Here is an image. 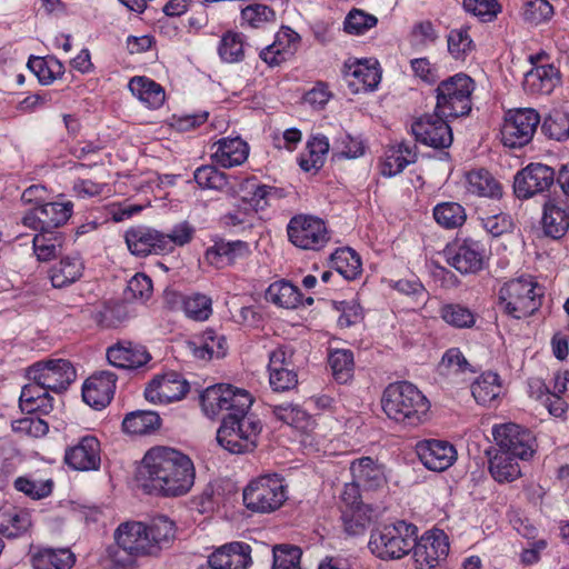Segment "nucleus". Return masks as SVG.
Here are the masks:
<instances>
[{
    "label": "nucleus",
    "mask_w": 569,
    "mask_h": 569,
    "mask_svg": "<svg viewBox=\"0 0 569 569\" xmlns=\"http://www.w3.org/2000/svg\"><path fill=\"white\" fill-rule=\"evenodd\" d=\"M307 150L309 153V158L302 156L300 158V167L305 171H310L311 169H319L323 164L325 156L329 151V141L325 136L313 137L307 144Z\"/></svg>",
    "instance_id": "obj_53"
},
{
    "label": "nucleus",
    "mask_w": 569,
    "mask_h": 569,
    "mask_svg": "<svg viewBox=\"0 0 569 569\" xmlns=\"http://www.w3.org/2000/svg\"><path fill=\"white\" fill-rule=\"evenodd\" d=\"M540 122L539 113L531 108L509 111L501 128V141L509 148L528 144Z\"/></svg>",
    "instance_id": "obj_11"
},
{
    "label": "nucleus",
    "mask_w": 569,
    "mask_h": 569,
    "mask_svg": "<svg viewBox=\"0 0 569 569\" xmlns=\"http://www.w3.org/2000/svg\"><path fill=\"white\" fill-rule=\"evenodd\" d=\"M160 417L153 411H136L128 413L122 421V429L131 435H146L160 427Z\"/></svg>",
    "instance_id": "obj_42"
},
{
    "label": "nucleus",
    "mask_w": 569,
    "mask_h": 569,
    "mask_svg": "<svg viewBox=\"0 0 569 569\" xmlns=\"http://www.w3.org/2000/svg\"><path fill=\"white\" fill-rule=\"evenodd\" d=\"M335 308L340 312L338 325L341 328H348L360 322L363 318L360 305L355 301H335Z\"/></svg>",
    "instance_id": "obj_60"
},
{
    "label": "nucleus",
    "mask_w": 569,
    "mask_h": 569,
    "mask_svg": "<svg viewBox=\"0 0 569 569\" xmlns=\"http://www.w3.org/2000/svg\"><path fill=\"white\" fill-rule=\"evenodd\" d=\"M467 189L478 197L495 199L502 196L501 184L486 169L472 170L467 174Z\"/></svg>",
    "instance_id": "obj_34"
},
{
    "label": "nucleus",
    "mask_w": 569,
    "mask_h": 569,
    "mask_svg": "<svg viewBox=\"0 0 569 569\" xmlns=\"http://www.w3.org/2000/svg\"><path fill=\"white\" fill-rule=\"evenodd\" d=\"M74 561L69 549H42L32 557L33 569H71Z\"/></svg>",
    "instance_id": "obj_36"
},
{
    "label": "nucleus",
    "mask_w": 569,
    "mask_h": 569,
    "mask_svg": "<svg viewBox=\"0 0 569 569\" xmlns=\"http://www.w3.org/2000/svg\"><path fill=\"white\" fill-rule=\"evenodd\" d=\"M30 523V517L24 511L14 508L0 510V531L8 537H19Z\"/></svg>",
    "instance_id": "obj_48"
},
{
    "label": "nucleus",
    "mask_w": 569,
    "mask_h": 569,
    "mask_svg": "<svg viewBox=\"0 0 569 569\" xmlns=\"http://www.w3.org/2000/svg\"><path fill=\"white\" fill-rule=\"evenodd\" d=\"M299 36L290 29L279 33L277 40L260 52V58L270 67L284 62L297 48Z\"/></svg>",
    "instance_id": "obj_32"
},
{
    "label": "nucleus",
    "mask_w": 569,
    "mask_h": 569,
    "mask_svg": "<svg viewBox=\"0 0 569 569\" xmlns=\"http://www.w3.org/2000/svg\"><path fill=\"white\" fill-rule=\"evenodd\" d=\"M276 12L272 8L262 3H251L241 10V26L253 29L262 28L274 21Z\"/></svg>",
    "instance_id": "obj_52"
},
{
    "label": "nucleus",
    "mask_w": 569,
    "mask_h": 569,
    "mask_svg": "<svg viewBox=\"0 0 569 569\" xmlns=\"http://www.w3.org/2000/svg\"><path fill=\"white\" fill-rule=\"evenodd\" d=\"M250 563L251 547L239 541L226 543L208 557L209 569H246Z\"/></svg>",
    "instance_id": "obj_22"
},
{
    "label": "nucleus",
    "mask_w": 569,
    "mask_h": 569,
    "mask_svg": "<svg viewBox=\"0 0 569 569\" xmlns=\"http://www.w3.org/2000/svg\"><path fill=\"white\" fill-rule=\"evenodd\" d=\"M492 436L498 446L497 452L509 453L519 457L520 460H528L536 451V439L531 431L517 423L496 425L492 428Z\"/></svg>",
    "instance_id": "obj_12"
},
{
    "label": "nucleus",
    "mask_w": 569,
    "mask_h": 569,
    "mask_svg": "<svg viewBox=\"0 0 569 569\" xmlns=\"http://www.w3.org/2000/svg\"><path fill=\"white\" fill-rule=\"evenodd\" d=\"M520 458L513 455L496 452L489 460V471L498 482H511L520 477Z\"/></svg>",
    "instance_id": "obj_37"
},
{
    "label": "nucleus",
    "mask_w": 569,
    "mask_h": 569,
    "mask_svg": "<svg viewBox=\"0 0 569 569\" xmlns=\"http://www.w3.org/2000/svg\"><path fill=\"white\" fill-rule=\"evenodd\" d=\"M118 549L110 553L114 569H131L138 557L152 556L147 523L129 521L114 532Z\"/></svg>",
    "instance_id": "obj_4"
},
{
    "label": "nucleus",
    "mask_w": 569,
    "mask_h": 569,
    "mask_svg": "<svg viewBox=\"0 0 569 569\" xmlns=\"http://www.w3.org/2000/svg\"><path fill=\"white\" fill-rule=\"evenodd\" d=\"M417 453L423 466L433 471L448 469L457 458V451L452 445L437 439L419 442Z\"/></svg>",
    "instance_id": "obj_21"
},
{
    "label": "nucleus",
    "mask_w": 569,
    "mask_h": 569,
    "mask_svg": "<svg viewBox=\"0 0 569 569\" xmlns=\"http://www.w3.org/2000/svg\"><path fill=\"white\" fill-rule=\"evenodd\" d=\"M14 488L31 499L39 500L51 495L53 481L51 479L34 480L29 477H19L14 480Z\"/></svg>",
    "instance_id": "obj_57"
},
{
    "label": "nucleus",
    "mask_w": 569,
    "mask_h": 569,
    "mask_svg": "<svg viewBox=\"0 0 569 569\" xmlns=\"http://www.w3.org/2000/svg\"><path fill=\"white\" fill-rule=\"evenodd\" d=\"M543 289L532 277H519L502 284L499 306L505 313L523 319L533 315L542 305Z\"/></svg>",
    "instance_id": "obj_3"
},
{
    "label": "nucleus",
    "mask_w": 569,
    "mask_h": 569,
    "mask_svg": "<svg viewBox=\"0 0 569 569\" xmlns=\"http://www.w3.org/2000/svg\"><path fill=\"white\" fill-rule=\"evenodd\" d=\"M218 52L226 62H238L243 59V41L239 33L228 31L220 40Z\"/></svg>",
    "instance_id": "obj_56"
},
{
    "label": "nucleus",
    "mask_w": 569,
    "mask_h": 569,
    "mask_svg": "<svg viewBox=\"0 0 569 569\" xmlns=\"http://www.w3.org/2000/svg\"><path fill=\"white\" fill-rule=\"evenodd\" d=\"M287 233L290 242L303 250H320L330 239L325 221L308 214L292 217Z\"/></svg>",
    "instance_id": "obj_10"
},
{
    "label": "nucleus",
    "mask_w": 569,
    "mask_h": 569,
    "mask_svg": "<svg viewBox=\"0 0 569 569\" xmlns=\"http://www.w3.org/2000/svg\"><path fill=\"white\" fill-rule=\"evenodd\" d=\"M328 363L332 376L339 383L348 382L353 375V353L348 349H336L329 353Z\"/></svg>",
    "instance_id": "obj_46"
},
{
    "label": "nucleus",
    "mask_w": 569,
    "mask_h": 569,
    "mask_svg": "<svg viewBox=\"0 0 569 569\" xmlns=\"http://www.w3.org/2000/svg\"><path fill=\"white\" fill-rule=\"evenodd\" d=\"M236 422H226L222 420V423L217 432V441L219 445L228 450L231 453H244L251 452L257 447L256 442H244V438H242L234 429ZM248 440V438L246 439Z\"/></svg>",
    "instance_id": "obj_41"
},
{
    "label": "nucleus",
    "mask_w": 569,
    "mask_h": 569,
    "mask_svg": "<svg viewBox=\"0 0 569 569\" xmlns=\"http://www.w3.org/2000/svg\"><path fill=\"white\" fill-rule=\"evenodd\" d=\"M542 228L548 237L560 239L569 229V211L565 202L549 200L543 206Z\"/></svg>",
    "instance_id": "obj_27"
},
{
    "label": "nucleus",
    "mask_w": 569,
    "mask_h": 569,
    "mask_svg": "<svg viewBox=\"0 0 569 569\" xmlns=\"http://www.w3.org/2000/svg\"><path fill=\"white\" fill-rule=\"evenodd\" d=\"M189 391V383L174 371L157 376L146 388V398L152 402L169 403L182 399Z\"/></svg>",
    "instance_id": "obj_18"
},
{
    "label": "nucleus",
    "mask_w": 569,
    "mask_h": 569,
    "mask_svg": "<svg viewBox=\"0 0 569 569\" xmlns=\"http://www.w3.org/2000/svg\"><path fill=\"white\" fill-rule=\"evenodd\" d=\"M558 82L559 71L552 64H542L526 73L523 88L532 94H550Z\"/></svg>",
    "instance_id": "obj_30"
},
{
    "label": "nucleus",
    "mask_w": 569,
    "mask_h": 569,
    "mask_svg": "<svg viewBox=\"0 0 569 569\" xmlns=\"http://www.w3.org/2000/svg\"><path fill=\"white\" fill-rule=\"evenodd\" d=\"M373 510L369 505L360 503L358 507L342 509L345 531L350 536L362 535L371 523Z\"/></svg>",
    "instance_id": "obj_39"
},
{
    "label": "nucleus",
    "mask_w": 569,
    "mask_h": 569,
    "mask_svg": "<svg viewBox=\"0 0 569 569\" xmlns=\"http://www.w3.org/2000/svg\"><path fill=\"white\" fill-rule=\"evenodd\" d=\"M126 243L132 254L148 256V254H164L168 253L169 241L161 233L154 229L146 227L131 228L126 231Z\"/></svg>",
    "instance_id": "obj_19"
},
{
    "label": "nucleus",
    "mask_w": 569,
    "mask_h": 569,
    "mask_svg": "<svg viewBox=\"0 0 569 569\" xmlns=\"http://www.w3.org/2000/svg\"><path fill=\"white\" fill-rule=\"evenodd\" d=\"M148 527V538L151 546L152 556L157 555L174 537V525L166 517L153 519Z\"/></svg>",
    "instance_id": "obj_43"
},
{
    "label": "nucleus",
    "mask_w": 569,
    "mask_h": 569,
    "mask_svg": "<svg viewBox=\"0 0 569 569\" xmlns=\"http://www.w3.org/2000/svg\"><path fill=\"white\" fill-rule=\"evenodd\" d=\"M107 359L113 367L136 369L148 363L151 356L141 345L121 341L107 349Z\"/></svg>",
    "instance_id": "obj_24"
},
{
    "label": "nucleus",
    "mask_w": 569,
    "mask_h": 569,
    "mask_svg": "<svg viewBox=\"0 0 569 569\" xmlns=\"http://www.w3.org/2000/svg\"><path fill=\"white\" fill-rule=\"evenodd\" d=\"M196 469L192 460L169 447L150 448L139 468L143 490L161 497H181L193 487Z\"/></svg>",
    "instance_id": "obj_1"
},
{
    "label": "nucleus",
    "mask_w": 569,
    "mask_h": 569,
    "mask_svg": "<svg viewBox=\"0 0 569 569\" xmlns=\"http://www.w3.org/2000/svg\"><path fill=\"white\" fill-rule=\"evenodd\" d=\"M300 290L286 280L271 283L266 291V300L281 308L295 309L300 306Z\"/></svg>",
    "instance_id": "obj_35"
},
{
    "label": "nucleus",
    "mask_w": 569,
    "mask_h": 569,
    "mask_svg": "<svg viewBox=\"0 0 569 569\" xmlns=\"http://www.w3.org/2000/svg\"><path fill=\"white\" fill-rule=\"evenodd\" d=\"M417 527L398 521L372 530L369 540L370 551L382 560L400 559L412 549Z\"/></svg>",
    "instance_id": "obj_5"
},
{
    "label": "nucleus",
    "mask_w": 569,
    "mask_h": 569,
    "mask_svg": "<svg viewBox=\"0 0 569 569\" xmlns=\"http://www.w3.org/2000/svg\"><path fill=\"white\" fill-rule=\"evenodd\" d=\"M542 132L551 139L563 140L569 137V113L555 109L542 122Z\"/></svg>",
    "instance_id": "obj_51"
},
{
    "label": "nucleus",
    "mask_w": 569,
    "mask_h": 569,
    "mask_svg": "<svg viewBox=\"0 0 569 569\" xmlns=\"http://www.w3.org/2000/svg\"><path fill=\"white\" fill-rule=\"evenodd\" d=\"M448 50L455 59H463L466 53L472 50V40L468 31L462 29L451 30L448 36Z\"/></svg>",
    "instance_id": "obj_61"
},
{
    "label": "nucleus",
    "mask_w": 569,
    "mask_h": 569,
    "mask_svg": "<svg viewBox=\"0 0 569 569\" xmlns=\"http://www.w3.org/2000/svg\"><path fill=\"white\" fill-rule=\"evenodd\" d=\"M343 74L353 93L373 90L381 80L377 63H369L367 60L346 63Z\"/></svg>",
    "instance_id": "obj_25"
},
{
    "label": "nucleus",
    "mask_w": 569,
    "mask_h": 569,
    "mask_svg": "<svg viewBox=\"0 0 569 569\" xmlns=\"http://www.w3.org/2000/svg\"><path fill=\"white\" fill-rule=\"evenodd\" d=\"M194 358L211 360L222 358L227 352V341L223 336H218L214 330L208 329L201 336L188 342Z\"/></svg>",
    "instance_id": "obj_31"
},
{
    "label": "nucleus",
    "mask_w": 569,
    "mask_h": 569,
    "mask_svg": "<svg viewBox=\"0 0 569 569\" xmlns=\"http://www.w3.org/2000/svg\"><path fill=\"white\" fill-rule=\"evenodd\" d=\"M216 151L212 153L213 160L224 168H230L243 163L249 154V147L241 138H223L213 144Z\"/></svg>",
    "instance_id": "obj_26"
},
{
    "label": "nucleus",
    "mask_w": 569,
    "mask_h": 569,
    "mask_svg": "<svg viewBox=\"0 0 569 569\" xmlns=\"http://www.w3.org/2000/svg\"><path fill=\"white\" fill-rule=\"evenodd\" d=\"M226 422H236L234 429L244 439L248 436V442L258 441V437L262 430V426L259 419L254 416L248 415V411L244 412H229L227 417L223 418ZM247 440H244L246 442Z\"/></svg>",
    "instance_id": "obj_47"
},
{
    "label": "nucleus",
    "mask_w": 569,
    "mask_h": 569,
    "mask_svg": "<svg viewBox=\"0 0 569 569\" xmlns=\"http://www.w3.org/2000/svg\"><path fill=\"white\" fill-rule=\"evenodd\" d=\"M64 237L61 232L48 230L33 237V251L40 261H49L62 252Z\"/></svg>",
    "instance_id": "obj_38"
},
{
    "label": "nucleus",
    "mask_w": 569,
    "mask_h": 569,
    "mask_svg": "<svg viewBox=\"0 0 569 569\" xmlns=\"http://www.w3.org/2000/svg\"><path fill=\"white\" fill-rule=\"evenodd\" d=\"M293 352L287 347L274 349L269 356V382L274 391H288L297 387L298 375L292 362Z\"/></svg>",
    "instance_id": "obj_17"
},
{
    "label": "nucleus",
    "mask_w": 569,
    "mask_h": 569,
    "mask_svg": "<svg viewBox=\"0 0 569 569\" xmlns=\"http://www.w3.org/2000/svg\"><path fill=\"white\" fill-rule=\"evenodd\" d=\"M463 8L482 21H491L500 10L496 0H463Z\"/></svg>",
    "instance_id": "obj_63"
},
{
    "label": "nucleus",
    "mask_w": 569,
    "mask_h": 569,
    "mask_svg": "<svg viewBox=\"0 0 569 569\" xmlns=\"http://www.w3.org/2000/svg\"><path fill=\"white\" fill-rule=\"evenodd\" d=\"M473 80L467 74H456L437 87L436 110L445 118H458L471 111Z\"/></svg>",
    "instance_id": "obj_6"
},
{
    "label": "nucleus",
    "mask_w": 569,
    "mask_h": 569,
    "mask_svg": "<svg viewBox=\"0 0 569 569\" xmlns=\"http://www.w3.org/2000/svg\"><path fill=\"white\" fill-rule=\"evenodd\" d=\"M336 270L346 279H353L361 270L360 257L350 248L338 249L331 254Z\"/></svg>",
    "instance_id": "obj_50"
},
{
    "label": "nucleus",
    "mask_w": 569,
    "mask_h": 569,
    "mask_svg": "<svg viewBox=\"0 0 569 569\" xmlns=\"http://www.w3.org/2000/svg\"><path fill=\"white\" fill-rule=\"evenodd\" d=\"M352 479L363 490H376L386 482L382 468L370 457H362L351 462Z\"/></svg>",
    "instance_id": "obj_29"
},
{
    "label": "nucleus",
    "mask_w": 569,
    "mask_h": 569,
    "mask_svg": "<svg viewBox=\"0 0 569 569\" xmlns=\"http://www.w3.org/2000/svg\"><path fill=\"white\" fill-rule=\"evenodd\" d=\"M194 180L201 188L227 190L229 179L224 172L213 166H202L194 171Z\"/></svg>",
    "instance_id": "obj_55"
},
{
    "label": "nucleus",
    "mask_w": 569,
    "mask_h": 569,
    "mask_svg": "<svg viewBox=\"0 0 569 569\" xmlns=\"http://www.w3.org/2000/svg\"><path fill=\"white\" fill-rule=\"evenodd\" d=\"M500 391L499 376L493 372L481 375L471 386L473 398L482 406H487L499 396Z\"/></svg>",
    "instance_id": "obj_45"
},
{
    "label": "nucleus",
    "mask_w": 569,
    "mask_h": 569,
    "mask_svg": "<svg viewBox=\"0 0 569 569\" xmlns=\"http://www.w3.org/2000/svg\"><path fill=\"white\" fill-rule=\"evenodd\" d=\"M411 550L417 569H435L448 556L449 543L442 531H429L416 539Z\"/></svg>",
    "instance_id": "obj_16"
},
{
    "label": "nucleus",
    "mask_w": 569,
    "mask_h": 569,
    "mask_svg": "<svg viewBox=\"0 0 569 569\" xmlns=\"http://www.w3.org/2000/svg\"><path fill=\"white\" fill-rule=\"evenodd\" d=\"M84 264L79 254L66 256L48 271L51 284L61 289L77 282L83 274Z\"/></svg>",
    "instance_id": "obj_28"
},
{
    "label": "nucleus",
    "mask_w": 569,
    "mask_h": 569,
    "mask_svg": "<svg viewBox=\"0 0 569 569\" xmlns=\"http://www.w3.org/2000/svg\"><path fill=\"white\" fill-rule=\"evenodd\" d=\"M383 412L389 419L406 426H418L427 420L430 402L412 383H390L381 398Z\"/></svg>",
    "instance_id": "obj_2"
},
{
    "label": "nucleus",
    "mask_w": 569,
    "mask_h": 569,
    "mask_svg": "<svg viewBox=\"0 0 569 569\" xmlns=\"http://www.w3.org/2000/svg\"><path fill=\"white\" fill-rule=\"evenodd\" d=\"M117 376L111 371H100L89 377L82 387L86 403L96 409L104 408L113 398Z\"/></svg>",
    "instance_id": "obj_20"
},
{
    "label": "nucleus",
    "mask_w": 569,
    "mask_h": 569,
    "mask_svg": "<svg viewBox=\"0 0 569 569\" xmlns=\"http://www.w3.org/2000/svg\"><path fill=\"white\" fill-rule=\"evenodd\" d=\"M301 549L296 546L280 545L272 549V569H293L300 566Z\"/></svg>",
    "instance_id": "obj_58"
},
{
    "label": "nucleus",
    "mask_w": 569,
    "mask_h": 569,
    "mask_svg": "<svg viewBox=\"0 0 569 569\" xmlns=\"http://www.w3.org/2000/svg\"><path fill=\"white\" fill-rule=\"evenodd\" d=\"M556 179L555 170L542 163H530L517 172L513 191L519 199H529L549 191Z\"/></svg>",
    "instance_id": "obj_15"
},
{
    "label": "nucleus",
    "mask_w": 569,
    "mask_h": 569,
    "mask_svg": "<svg viewBox=\"0 0 569 569\" xmlns=\"http://www.w3.org/2000/svg\"><path fill=\"white\" fill-rule=\"evenodd\" d=\"M27 375L31 381L53 392L67 390L77 377L72 363L66 359L38 361L28 368Z\"/></svg>",
    "instance_id": "obj_9"
},
{
    "label": "nucleus",
    "mask_w": 569,
    "mask_h": 569,
    "mask_svg": "<svg viewBox=\"0 0 569 569\" xmlns=\"http://www.w3.org/2000/svg\"><path fill=\"white\" fill-rule=\"evenodd\" d=\"M46 391L49 390L40 386L37 381L26 385L21 390L19 399L21 410L28 413L36 412L38 407H34V403L42 395H44Z\"/></svg>",
    "instance_id": "obj_64"
},
{
    "label": "nucleus",
    "mask_w": 569,
    "mask_h": 569,
    "mask_svg": "<svg viewBox=\"0 0 569 569\" xmlns=\"http://www.w3.org/2000/svg\"><path fill=\"white\" fill-rule=\"evenodd\" d=\"M72 213V203L48 202L38 206V220L44 226L46 231L54 230L63 226Z\"/></svg>",
    "instance_id": "obj_40"
},
{
    "label": "nucleus",
    "mask_w": 569,
    "mask_h": 569,
    "mask_svg": "<svg viewBox=\"0 0 569 569\" xmlns=\"http://www.w3.org/2000/svg\"><path fill=\"white\" fill-rule=\"evenodd\" d=\"M378 19L362 10L352 9L345 19V31L350 34H362L373 28Z\"/></svg>",
    "instance_id": "obj_59"
},
{
    "label": "nucleus",
    "mask_w": 569,
    "mask_h": 569,
    "mask_svg": "<svg viewBox=\"0 0 569 569\" xmlns=\"http://www.w3.org/2000/svg\"><path fill=\"white\" fill-rule=\"evenodd\" d=\"M64 461L74 470H97L100 467V442L93 436H86L66 450Z\"/></svg>",
    "instance_id": "obj_23"
},
{
    "label": "nucleus",
    "mask_w": 569,
    "mask_h": 569,
    "mask_svg": "<svg viewBox=\"0 0 569 569\" xmlns=\"http://www.w3.org/2000/svg\"><path fill=\"white\" fill-rule=\"evenodd\" d=\"M433 218L441 227L455 229L465 223L467 213L460 203L448 201L438 203L433 208Z\"/></svg>",
    "instance_id": "obj_44"
},
{
    "label": "nucleus",
    "mask_w": 569,
    "mask_h": 569,
    "mask_svg": "<svg viewBox=\"0 0 569 569\" xmlns=\"http://www.w3.org/2000/svg\"><path fill=\"white\" fill-rule=\"evenodd\" d=\"M287 499V487L278 475L258 477L243 490V503L254 512L269 513L278 510Z\"/></svg>",
    "instance_id": "obj_7"
},
{
    "label": "nucleus",
    "mask_w": 569,
    "mask_h": 569,
    "mask_svg": "<svg viewBox=\"0 0 569 569\" xmlns=\"http://www.w3.org/2000/svg\"><path fill=\"white\" fill-rule=\"evenodd\" d=\"M12 428L18 433L33 438L43 437L49 431V425L44 420L34 417L16 420L12 423Z\"/></svg>",
    "instance_id": "obj_62"
},
{
    "label": "nucleus",
    "mask_w": 569,
    "mask_h": 569,
    "mask_svg": "<svg viewBox=\"0 0 569 569\" xmlns=\"http://www.w3.org/2000/svg\"><path fill=\"white\" fill-rule=\"evenodd\" d=\"M201 407L209 418L217 417L221 411L244 412L253 403L252 396L244 389L231 385L208 387L200 396Z\"/></svg>",
    "instance_id": "obj_8"
},
{
    "label": "nucleus",
    "mask_w": 569,
    "mask_h": 569,
    "mask_svg": "<svg viewBox=\"0 0 569 569\" xmlns=\"http://www.w3.org/2000/svg\"><path fill=\"white\" fill-rule=\"evenodd\" d=\"M182 310L189 319L204 321L212 313V300L203 293L194 292L183 297Z\"/></svg>",
    "instance_id": "obj_49"
},
{
    "label": "nucleus",
    "mask_w": 569,
    "mask_h": 569,
    "mask_svg": "<svg viewBox=\"0 0 569 569\" xmlns=\"http://www.w3.org/2000/svg\"><path fill=\"white\" fill-rule=\"evenodd\" d=\"M446 261L462 274L482 270L486 260L485 246L473 239L457 240L443 250Z\"/></svg>",
    "instance_id": "obj_13"
},
{
    "label": "nucleus",
    "mask_w": 569,
    "mask_h": 569,
    "mask_svg": "<svg viewBox=\"0 0 569 569\" xmlns=\"http://www.w3.org/2000/svg\"><path fill=\"white\" fill-rule=\"evenodd\" d=\"M447 118L435 109L433 113H426L411 124L416 140L435 149H445L451 146L453 137Z\"/></svg>",
    "instance_id": "obj_14"
},
{
    "label": "nucleus",
    "mask_w": 569,
    "mask_h": 569,
    "mask_svg": "<svg viewBox=\"0 0 569 569\" xmlns=\"http://www.w3.org/2000/svg\"><path fill=\"white\" fill-rule=\"evenodd\" d=\"M128 87L149 109L160 108L166 100L164 89L150 78L136 76L129 81Z\"/></svg>",
    "instance_id": "obj_33"
},
{
    "label": "nucleus",
    "mask_w": 569,
    "mask_h": 569,
    "mask_svg": "<svg viewBox=\"0 0 569 569\" xmlns=\"http://www.w3.org/2000/svg\"><path fill=\"white\" fill-rule=\"evenodd\" d=\"M441 318L456 328H471L476 323V315L459 303H448L440 309Z\"/></svg>",
    "instance_id": "obj_54"
}]
</instances>
